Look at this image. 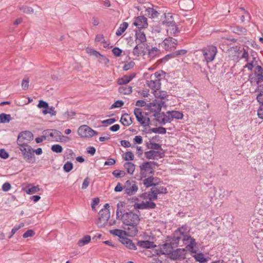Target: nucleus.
Listing matches in <instances>:
<instances>
[{"label":"nucleus","mask_w":263,"mask_h":263,"mask_svg":"<svg viewBox=\"0 0 263 263\" xmlns=\"http://www.w3.org/2000/svg\"><path fill=\"white\" fill-rule=\"evenodd\" d=\"M123 204L121 202L117 204V210L116 211L117 219L121 220L124 224L128 226L127 230V236L133 237L138 233L137 225L140 221L139 215L132 212H126L123 214L121 208Z\"/></svg>","instance_id":"f257e3e1"},{"label":"nucleus","mask_w":263,"mask_h":263,"mask_svg":"<svg viewBox=\"0 0 263 263\" xmlns=\"http://www.w3.org/2000/svg\"><path fill=\"white\" fill-rule=\"evenodd\" d=\"M180 240H182L183 243L187 246V248L189 250L194 252L193 247L196 244L195 239L187 235H183L179 231L176 230L174 233L173 243L177 245Z\"/></svg>","instance_id":"f03ea898"},{"label":"nucleus","mask_w":263,"mask_h":263,"mask_svg":"<svg viewBox=\"0 0 263 263\" xmlns=\"http://www.w3.org/2000/svg\"><path fill=\"white\" fill-rule=\"evenodd\" d=\"M109 208V204L106 203L104 205V208L101 209L99 213V217L96 223L100 228L106 226L110 218V212Z\"/></svg>","instance_id":"7ed1b4c3"},{"label":"nucleus","mask_w":263,"mask_h":263,"mask_svg":"<svg viewBox=\"0 0 263 263\" xmlns=\"http://www.w3.org/2000/svg\"><path fill=\"white\" fill-rule=\"evenodd\" d=\"M18 147L26 162L30 163L34 162V150L29 145H18Z\"/></svg>","instance_id":"20e7f679"},{"label":"nucleus","mask_w":263,"mask_h":263,"mask_svg":"<svg viewBox=\"0 0 263 263\" xmlns=\"http://www.w3.org/2000/svg\"><path fill=\"white\" fill-rule=\"evenodd\" d=\"M161 73L162 71L160 72H156L155 73L151 74L150 77V80L146 81L147 85L151 88L153 91H155V90H158L160 88L161 83H160V77L161 76Z\"/></svg>","instance_id":"39448f33"},{"label":"nucleus","mask_w":263,"mask_h":263,"mask_svg":"<svg viewBox=\"0 0 263 263\" xmlns=\"http://www.w3.org/2000/svg\"><path fill=\"white\" fill-rule=\"evenodd\" d=\"M33 139V135L31 132L28 130L23 131L18 135L17 144V145H28Z\"/></svg>","instance_id":"423d86ee"},{"label":"nucleus","mask_w":263,"mask_h":263,"mask_svg":"<svg viewBox=\"0 0 263 263\" xmlns=\"http://www.w3.org/2000/svg\"><path fill=\"white\" fill-rule=\"evenodd\" d=\"M44 139L48 138L49 140L59 142L61 141L64 137L62 135V133L56 129H47L44 132Z\"/></svg>","instance_id":"0eeeda50"},{"label":"nucleus","mask_w":263,"mask_h":263,"mask_svg":"<svg viewBox=\"0 0 263 263\" xmlns=\"http://www.w3.org/2000/svg\"><path fill=\"white\" fill-rule=\"evenodd\" d=\"M137 183L135 180H128L124 184V194L131 196L135 195L138 191Z\"/></svg>","instance_id":"6e6552de"},{"label":"nucleus","mask_w":263,"mask_h":263,"mask_svg":"<svg viewBox=\"0 0 263 263\" xmlns=\"http://www.w3.org/2000/svg\"><path fill=\"white\" fill-rule=\"evenodd\" d=\"M217 53V49L214 46H208L202 50V53L207 63L213 61Z\"/></svg>","instance_id":"1a4fd4ad"},{"label":"nucleus","mask_w":263,"mask_h":263,"mask_svg":"<svg viewBox=\"0 0 263 263\" xmlns=\"http://www.w3.org/2000/svg\"><path fill=\"white\" fill-rule=\"evenodd\" d=\"M157 164L154 161H148L143 163L140 166V174L143 177H146V175L152 174L154 172V165Z\"/></svg>","instance_id":"9d476101"},{"label":"nucleus","mask_w":263,"mask_h":263,"mask_svg":"<svg viewBox=\"0 0 263 263\" xmlns=\"http://www.w3.org/2000/svg\"><path fill=\"white\" fill-rule=\"evenodd\" d=\"M78 135L82 138H90L98 133L86 125L80 126L78 129Z\"/></svg>","instance_id":"9b49d317"},{"label":"nucleus","mask_w":263,"mask_h":263,"mask_svg":"<svg viewBox=\"0 0 263 263\" xmlns=\"http://www.w3.org/2000/svg\"><path fill=\"white\" fill-rule=\"evenodd\" d=\"M134 112L137 121L140 122L142 126H146L149 125L150 122L149 118L146 116H143L140 108H136Z\"/></svg>","instance_id":"f8f14e48"},{"label":"nucleus","mask_w":263,"mask_h":263,"mask_svg":"<svg viewBox=\"0 0 263 263\" xmlns=\"http://www.w3.org/2000/svg\"><path fill=\"white\" fill-rule=\"evenodd\" d=\"M148 46L147 44L136 43V46L134 48L133 54L136 57L144 56L146 53V50Z\"/></svg>","instance_id":"ddd939ff"},{"label":"nucleus","mask_w":263,"mask_h":263,"mask_svg":"<svg viewBox=\"0 0 263 263\" xmlns=\"http://www.w3.org/2000/svg\"><path fill=\"white\" fill-rule=\"evenodd\" d=\"M164 104V101H160L157 102L156 100L153 102L150 103L147 105V109L152 112L154 114H159L161 110L162 106Z\"/></svg>","instance_id":"4468645a"},{"label":"nucleus","mask_w":263,"mask_h":263,"mask_svg":"<svg viewBox=\"0 0 263 263\" xmlns=\"http://www.w3.org/2000/svg\"><path fill=\"white\" fill-rule=\"evenodd\" d=\"M161 46L166 50H172L176 47L177 40L170 37L166 38L162 43Z\"/></svg>","instance_id":"2eb2a0df"},{"label":"nucleus","mask_w":263,"mask_h":263,"mask_svg":"<svg viewBox=\"0 0 263 263\" xmlns=\"http://www.w3.org/2000/svg\"><path fill=\"white\" fill-rule=\"evenodd\" d=\"M133 24L139 29L146 28L148 26L147 18L144 16H139L134 18Z\"/></svg>","instance_id":"dca6fc26"},{"label":"nucleus","mask_w":263,"mask_h":263,"mask_svg":"<svg viewBox=\"0 0 263 263\" xmlns=\"http://www.w3.org/2000/svg\"><path fill=\"white\" fill-rule=\"evenodd\" d=\"M145 157L148 159H158L164 157V153L159 151L150 150L144 153Z\"/></svg>","instance_id":"f3484780"},{"label":"nucleus","mask_w":263,"mask_h":263,"mask_svg":"<svg viewBox=\"0 0 263 263\" xmlns=\"http://www.w3.org/2000/svg\"><path fill=\"white\" fill-rule=\"evenodd\" d=\"M156 120L160 124H165L166 123L171 122V118H170L169 115L165 114L164 112L154 114Z\"/></svg>","instance_id":"a211bd4d"},{"label":"nucleus","mask_w":263,"mask_h":263,"mask_svg":"<svg viewBox=\"0 0 263 263\" xmlns=\"http://www.w3.org/2000/svg\"><path fill=\"white\" fill-rule=\"evenodd\" d=\"M156 206V204L154 202L151 201H142L141 203H136L134 204L135 209H154Z\"/></svg>","instance_id":"6ab92c4d"},{"label":"nucleus","mask_w":263,"mask_h":263,"mask_svg":"<svg viewBox=\"0 0 263 263\" xmlns=\"http://www.w3.org/2000/svg\"><path fill=\"white\" fill-rule=\"evenodd\" d=\"M170 257L175 260L183 259L184 258V250L180 249H177L176 250H173Z\"/></svg>","instance_id":"aec40b11"},{"label":"nucleus","mask_w":263,"mask_h":263,"mask_svg":"<svg viewBox=\"0 0 263 263\" xmlns=\"http://www.w3.org/2000/svg\"><path fill=\"white\" fill-rule=\"evenodd\" d=\"M153 93L156 99H160V101H164V103L165 102V100H167L168 96L166 91L160 90L159 89L155 90V91H153Z\"/></svg>","instance_id":"412c9836"},{"label":"nucleus","mask_w":263,"mask_h":263,"mask_svg":"<svg viewBox=\"0 0 263 263\" xmlns=\"http://www.w3.org/2000/svg\"><path fill=\"white\" fill-rule=\"evenodd\" d=\"M146 38L145 34L140 30L136 32V43L146 44Z\"/></svg>","instance_id":"4be33fe9"},{"label":"nucleus","mask_w":263,"mask_h":263,"mask_svg":"<svg viewBox=\"0 0 263 263\" xmlns=\"http://www.w3.org/2000/svg\"><path fill=\"white\" fill-rule=\"evenodd\" d=\"M173 250V247L170 243H165L160 248V251L162 254H168L171 255Z\"/></svg>","instance_id":"5701e85b"},{"label":"nucleus","mask_w":263,"mask_h":263,"mask_svg":"<svg viewBox=\"0 0 263 263\" xmlns=\"http://www.w3.org/2000/svg\"><path fill=\"white\" fill-rule=\"evenodd\" d=\"M167 192L166 187L163 186H155L151 189V193L158 195V194H166Z\"/></svg>","instance_id":"b1692460"},{"label":"nucleus","mask_w":263,"mask_h":263,"mask_svg":"<svg viewBox=\"0 0 263 263\" xmlns=\"http://www.w3.org/2000/svg\"><path fill=\"white\" fill-rule=\"evenodd\" d=\"M163 24L166 25L170 26L175 24L173 16L172 13H168L164 14V19L163 20Z\"/></svg>","instance_id":"393cba45"},{"label":"nucleus","mask_w":263,"mask_h":263,"mask_svg":"<svg viewBox=\"0 0 263 263\" xmlns=\"http://www.w3.org/2000/svg\"><path fill=\"white\" fill-rule=\"evenodd\" d=\"M137 245L141 248L146 249L153 248L156 247L153 242L148 240L139 241Z\"/></svg>","instance_id":"a878e982"},{"label":"nucleus","mask_w":263,"mask_h":263,"mask_svg":"<svg viewBox=\"0 0 263 263\" xmlns=\"http://www.w3.org/2000/svg\"><path fill=\"white\" fill-rule=\"evenodd\" d=\"M167 114L169 115L170 118H171V122L174 119H181L183 118V114L178 111H168Z\"/></svg>","instance_id":"bb28decb"},{"label":"nucleus","mask_w":263,"mask_h":263,"mask_svg":"<svg viewBox=\"0 0 263 263\" xmlns=\"http://www.w3.org/2000/svg\"><path fill=\"white\" fill-rule=\"evenodd\" d=\"M134 75H125L118 80V84L120 85H125L129 83L134 78Z\"/></svg>","instance_id":"cd10ccee"},{"label":"nucleus","mask_w":263,"mask_h":263,"mask_svg":"<svg viewBox=\"0 0 263 263\" xmlns=\"http://www.w3.org/2000/svg\"><path fill=\"white\" fill-rule=\"evenodd\" d=\"M157 179L153 177H149L146 179H145L143 180V184L144 185H145L147 187H150L151 186L154 185L155 186L156 184L157 183V182L156 181Z\"/></svg>","instance_id":"c85d7f7f"},{"label":"nucleus","mask_w":263,"mask_h":263,"mask_svg":"<svg viewBox=\"0 0 263 263\" xmlns=\"http://www.w3.org/2000/svg\"><path fill=\"white\" fill-rule=\"evenodd\" d=\"M167 26L168 28L166 31L168 34L176 35L180 32L179 28L175 25V23Z\"/></svg>","instance_id":"c756f323"},{"label":"nucleus","mask_w":263,"mask_h":263,"mask_svg":"<svg viewBox=\"0 0 263 263\" xmlns=\"http://www.w3.org/2000/svg\"><path fill=\"white\" fill-rule=\"evenodd\" d=\"M124 167L126 170L127 173L130 175L133 174L135 170V164L129 162L125 163Z\"/></svg>","instance_id":"7c9ffc66"},{"label":"nucleus","mask_w":263,"mask_h":263,"mask_svg":"<svg viewBox=\"0 0 263 263\" xmlns=\"http://www.w3.org/2000/svg\"><path fill=\"white\" fill-rule=\"evenodd\" d=\"M110 233L115 236H117L120 238H123L124 236L127 235V230L126 231L120 229H114L110 231Z\"/></svg>","instance_id":"2f4dec72"},{"label":"nucleus","mask_w":263,"mask_h":263,"mask_svg":"<svg viewBox=\"0 0 263 263\" xmlns=\"http://www.w3.org/2000/svg\"><path fill=\"white\" fill-rule=\"evenodd\" d=\"M120 121L125 126H129L132 123L130 117L127 114L121 117Z\"/></svg>","instance_id":"473e14b6"},{"label":"nucleus","mask_w":263,"mask_h":263,"mask_svg":"<svg viewBox=\"0 0 263 263\" xmlns=\"http://www.w3.org/2000/svg\"><path fill=\"white\" fill-rule=\"evenodd\" d=\"M193 251L194 252H192V251H191V252L192 253H195V254L193 255V257H194V258L196 259V261H198L201 263L206 261L207 260L204 257V256L202 253H196V251L194 248H193Z\"/></svg>","instance_id":"72a5a7b5"},{"label":"nucleus","mask_w":263,"mask_h":263,"mask_svg":"<svg viewBox=\"0 0 263 263\" xmlns=\"http://www.w3.org/2000/svg\"><path fill=\"white\" fill-rule=\"evenodd\" d=\"M119 92L123 95H128L132 92V87L130 86H122L119 88Z\"/></svg>","instance_id":"f704fd0d"},{"label":"nucleus","mask_w":263,"mask_h":263,"mask_svg":"<svg viewBox=\"0 0 263 263\" xmlns=\"http://www.w3.org/2000/svg\"><path fill=\"white\" fill-rule=\"evenodd\" d=\"M20 11H22L24 13L27 14H31L34 12V10L31 7H29L26 5H22L18 7Z\"/></svg>","instance_id":"c9c22d12"},{"label":"nucleus","mask_w":263,"mask_h":263,"mask_svg":"<svg viewBox=\"0 0 263 263\" xmlns=\"http://www.w3.org/2000/svg\"><path fill=\"white\" fill-rule=\"evenodd\" d=\"M90 240L91 237L90 235H85L78 241V245L79 247L84 246L88 244L90 241Z\"/></svg>","instance_id":"e433bc0d"},{"label":"nucleus","mask_w":263,"mask_h":263,"mask_svg":"<svg viewBox=\"0 0 263 263\" xmlns=\"http://www.w3.org/2000/svg\"><path fill=\"white\" fill-rule=\"evenodd\" d=\"M146 146L148 149H150L151 150H156L158 151L161 149V145L159 144L153 143L151 141L149 142L146 143Z\"/></svg>","instance_id":"4c0bfd02"},{"label":"nucleus","mask_w":263,"mask_h":263,"mask_svg":"<svg viewBox=\"0 0 263 263\" xmlns=\"http://www.w3.org/2000/svg\"><path fill=\"white\" fill-rule=\"evenodd\" d=\"M122 243L126 246V247L131 250H136V247L133 241L126 238H123Z\"/></svg>","instance_id":"58836bf2"},{"label":"nucleus","mask_w":263,"mask_h":263,"mask_svg":"<svg viewBox=\"0 0 263 263\" xmlns=\"http://www.w3.org/2000/svg\"><path fill=\"white\" fill-rule=\"evenodd\" d=\"M128 24L126 22H123L120 25V27L117 30L116 32V34L117 36H120L127 29L128 27Z\"/></svg>","instance_id":"ea45409f"},{"label":"nucleus","mask_w":263,"mask_h":263,"mask_svg":"<svg viewBox=\"0 0 263 263\" xmlns=\"http://www.w3.org/2000/svg\"><path fill=\"white\" fill-rule=\"evenodd\" d=\"M159 13L152 8H148L146 9V14L151 18H156L158 16Z\"/></svg>","instance_id":"a19ab883"},{"label":"nucleus","mask_w":263,"mask_h":263,"mask_svg":"<svg viewBox=\"0 0 263 263\" xmlns=\"http://www.w3.org/2000/svg\"><path fill=\"white\" fill-rule=\"evenodd\" d=\"M160 53V50L157 47H153L150 49H148V56L152 58H154L159 55Z\"/></svg>","instance_id":"79ce46f5"},{"label":"nucleus","mask_w":263,"mask_h":263,"mask_svg":"<svg viewBox=\"0 0 263 263\" xmlns=\"http://www.w3.org/2000/svg\"><path fill=\"white\" fill-rule=\"evenodd\" d=\"M40 191V189L38 185L37 186H30L28 189L26 190L25 192L27 194L31 195L38 193Z\"/></svg>","instance_id":"37998d69"},{"label":"nucleus","mask_w":263,"mask_h":263,"mask_svg":"<svg viewBox=\"0 0 263 263\" xmlns=\"http://www.w3.org/2000/svg\"><path fill=\"white\" fill-rule=\"evenodd\" d=\"M256 91L259 92V94L257 97V101L259 103L263 104V85L259 86L258 87V89Z\"/></svg>","instance_id":"c03bdc74"},{"label":"nucleus","mask_w":263,"mask_h":263,"mask_svg":"<svg viewBox=\"0 0 263 263\" xmlns=\"http://www.w3.org/2000/svg\"><path fill=\"white\" fill-rule=\"evenodd\" d=\"M11 120V116L9 114H6L2 113L0 115V122L1 123H8Z\"/></svg>","instance_id":"a18cd8bd"},{"label":"nucleus","mask_w":263,"mask_h":263,"mask_svg":"<svg viewBox=\"0 0 263 263\" xmlns=\"http://www.w3.org/2000/svg\"><path fill=\"white\" fill-rule=\"evenodd\" d=\"M153 132L154 133H158L160 134H165L166 132V129L163 127L157 128H152L149 129V133Z\"/></svg>","instance_id":"49530a36"},{"label":"nucleus","mask_w":263,"mask_h":263,"mask_svg":"<svg viewBox=\"0 0 263 263\" xmlns=\"http://www.w3.org/2000/svg\"><path fill=\"white\" fill-rule=\"evenodd\" d=\"M86 51V52L90 55L95 56L97 58H98V56H99L100 54L98 51L92 48H87Z\"/></svg>","instance_id":"de8ad7c7"},{"label":"nucleus","mask_w":263,"mask_h":263,"mask_svg":"<svg viewBox=\"0 0 263 263\" xmlns=\"http://www.w3.org/2000/svg\"><path fill=\"white\" fill-rule=\"evenodd\" d=\"M86 51V52L90 55L95 56L97 58H98V56H99L100 54L98 51L92 48H87Z\"/></svg>","instance_id":"09e8293b"},{"label":"nucleus","mask_w":263,"mask_h":263,"mask_svg":"<svg viewBox=\"0 0 263 263\" xmlns=\"http://www.w3.org/2000/svg\"><path fill=\"white\" fill-rule=\"evenodd\" d=\"M76 115V112L72 110L67 111L63 115V118L66 120L71 119Z\"/></svg>","instance_id":"8fccbe9b"},{"label":"nucleus","mask_w":263,"mask_h":263,"mask_svg":"<svg viewBox=\"0 0 263 263\" xmlns=\"http://www.w3.org/2000/svg\"><path fill=\"white\" fill-rule=\"evenodd\" d=\"M51 149L53 152L57 153H62L63 151V148L62 146L59 144H54L52 145Z\"/></svg>","instance_id":"3c124183"},{"label":"nucleus","mask_w":263,"mask_h":263,"mask_svg":"<svg viewBox=\"0 0 263 263\" xmlns=\"http://www.w3.org/2000/svg\"><path fill=\"white\" fill-rule=\"evenodd\" d=\"M73 168V164L70 162H67L63 166V169L66 172H69Z\"/></svg>","instance_id":"603ef678"},{"label":"nucleus","mask_w":263,"mask_h":263,"mask_svg":"<svg viewBox=\"0 0 263 263\" xmlns=\"http://www.w3.org/2000/svg\"><path fill=\"white\" fill-rule=\"evenodd\" d=\"M98 61L102 64L106 65L109 63V60L101 53L100 54V55L98 56Z\"/></svg>","instance_id":"864d4df0"},{"label":"nucleus","mask_w":263,"mask_h":263,"mask_svg":"<svg viewBox=\"0 0 263 263\" xmlns=\"http://www.w3.org/2000/svg\"><path fill=\"white\" fill-rule=\"evenodd\" d=\"M187 4L188 6L184 7V8L188 10L192 8L193 2L192 0H183L181 2V5Z\"/></svg>","instance_id":"5fc2aeb1"},{"label":"nucleus","mask_w":263,"mask_h":263,"mask_svg":"<svg viewBox=\"0 0 263 263\" xmlns=\"http://www.w3.org/2000/svg\"><path fill=\"white\" fill-rule=\"evenodd\" d=\"M29 79L26 78L23 79L22 82V87L24 90H27L29 87Z\"/></svg>","instance_id":"6e6d98bb"},{"label":"nucleus","mask_w":263,"mask_h":263,"mask_svg":"<svg viewBox=\"0 0 263 263\" xmlns=\"http://www.w3.org/2000/svg\"><path fill=\"white\" fill-rule=\"evenodd\" d=\"M134 156L133 153L130 151L127 152L125 154L124 159L125 161L133 160H134Z\"/></svg>","instance_id":"4d7b16f0"},{"label":"nucleus","mask_w":263,"mask_h":263,"mask_svg":"<svg viewBox=\"0 0 263 263\" xmlns=\"http://www.w3.org/2000/svg\"><path fill=\"white\" fill-rule=\"evenodd\" d=\"M112 174L116 178L123 177L125 175V173L123 171H119L117 170H115Z\"/></svg>","instance_id":"13d9d810"},{"label":"nucleus","mask_w":263,"mask_h":263,"mask_svg":"<svg viewBox=\"0 0 263 263\" xmlns=\"http://www.w3.org/2000/svg\"><path fill=\"white\" fill-rule=\"evenodd\" d=\"M187 51L186 50L184 49H180L176 51L175 52H173V54L174 55V58L180 56V55H183L186 53Z\"/></svg>","instance_id":"bf43d9fd"},{"label":"nucleus","mask_w":263,"mask_h":263,"mask_svg":"<svg viewBox=\"0 0 263 263\" xmlns=\"http://www.w3.org/2000/svg\"><path fill=\"white\" fill-rule=\"evenodd\" d=\"M124 102L121 100H118L111 105V108H118L122 107Z\"/></svg>","instance_id":"052dcab7"},{"label":"nucleus","mask_w":263,"mask_h":263,"mask_svg":"<svg viewBox=\"0 0 263 263\" xmlns=\"http://www.w3.org/2000/svg\"><path fill=\"white\" fill-rule=\"evenodd\" d=\"M177 230L179 231V232L183 235H186V234L189 232V228L185 226L181 227Z\"/></svg>","instance_id":"680f3d73"},{"label":"nucleus","mask_w":263,"mask_h":263,"mask_svg":"<svg viewBox=\"0 0 263 263\" xmlns=\"http://www.w3.org/2000/svg\"><path fill=\"white\" fill-rule=\"evenodd\" d=\"M37 106L39 108H48V104L43 101V100H40L39 101V104L37 105Z\"/></svg>","instance_id":"e2e57ef3"},{"label":"nucleus","mask_w":263,"mask_h":263,"mask_svg":"<svg viewBox=\"0 0 263 263\" xmlns=\"http://www.w3.org/2000/svg\"><path fill=\"white\" fill-rule=\"evenodd\" d=\"M90 183V179L89 178L87 177L83 181V182L82 185V189L84 190L86 189L89 185Z\"/></svg>","instance_id":"0e129e2a"},{"label":"nucleus","mask_w":263,"mask_h":263,"mask_svg":"<svg viewBox=\"0 0 263 263\" xmlns=\"http://www.w3.org/2000/svg\"><path fill=\"white\" fill-rule=\"evenodd\" d=\"M0 157L3 159H7L9 157V154L4 149H1Z\"/></svg>","instance_id":"69168bd1"},{"label":"nucleus","mask_w":263,"mask_h":263,"mask_svg":"<svg viewBox=\"0 0 263 263\" xmlns=\"http://www.w3.org/2000/svg\"><path fill=\"white\" fill-rule=\"evenodd\" d=\"M34 235V232L32 230L27 231L23 235V238L32 237Z\"/></svg>","instance_id":"338daca9"},{"label":"nucleus","mask_w":263,"mask_h":263,"mask_svg":"<svg viewBox=\"0 0 263 263\" xmlns=\"http://www.w3.org/2000/svg\"><path fill=\"white\" fill-rule=\"evenodd\" d=\"M112 52L115 56L119 57L122 53V50L118 47H115L112 49Z\"/></svg>","instance_id":"774afa93"}]
</instances>
